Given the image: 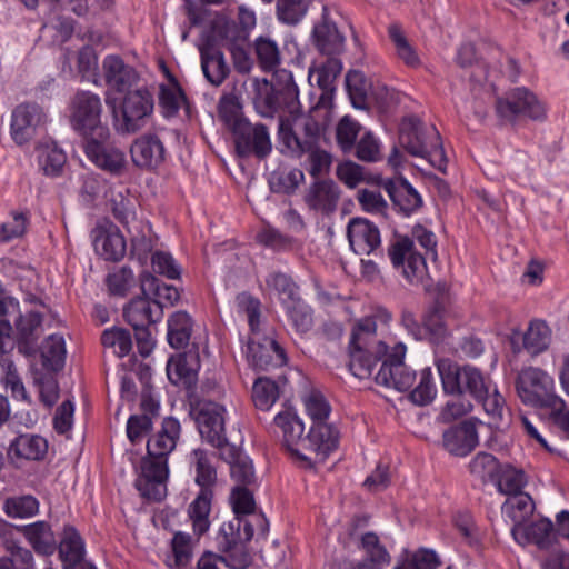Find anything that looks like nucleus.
<instances>
[{"label":"nucleus","mask_w":569,"mask_h":569,"mask_svg":"<svg viewBox=\"0 0 569 569\" xmlns=\"http://www.w3.org/2000/svg\"><path fill=\"white\" fill-rule=\"evenodd\" d=\"M412 238L399 237L389 247L388 254L395 268H401L403 277L419 283L426 274V259L437 260V239L423 226H415Z\"/></svg>","instance_id":"1"},{"label":"nucleus","mask_w":569,"mask_h":569,"mask_svg":"<svg viewBox=\"0 0 569 569\" xmlns=\"http://www.w3.org/2000/svg\"><path fill=\"white\" fill-rule=\"evenodd\" d=\"M388 352L387 343L378 337L373 318L366 317L356 322L349 345V368L355 377L369 378L377 361Z\"/></svg>","instance_id":"2"},{"label":"nucleus","mask_w":569,"mask_h":569,"mask_svg":"<svg viewBox=\"0 0 569 569\" xmlns=\"http://www.w3.org/2000/svg\"><path fill=\"white\" fill-rule=\"evenodd\" d=\"M399 139L410 154L428 159L435 168L445 172L447 158L435 126H427L413 116L407 117L400 124Z\"/></svg>","instance_id":"3"},{"label":"nucleus","mask_w":569,"mask_h":569,"mask_svg":"<svg viewBox=\"0 0 569 569\" xmlns=\"http://www.w3.org/2000/svg\"><path fill=\"white\" fill-rule=\"evenodd\" d=\"M516 391L521 401L536 408L560 410L565 401L555 390V380L547 371L538 367L522 368L516 378Z\"/></svg>","instance_id":"4"},{"label":"nucleus","mask_w":569,"mask_h":569,"mask_svg":"<svg viewBox=\"0 0 569 569\" xmlns=\"http://www.w3.org/2000/svg\"><path fill=\"white\" fill-rule=\"evenodd\" d=\"M102 110L99 96L90 91H79L71 99L69 106L70 126L86 142L93 138L109 139L110 130L102 122Z\"/></svg>","instance_id":"5"},{"label":"nucleus","mask_w":569,"mask_h":569,"mask_svg":"<svg viewBox=\"0 0 569 569\" xmlns=\"http://www.w3.org/2000/svg\"><path fill=\"white\" fill-rule=\"evenodd\" d=\"M437 369L446 393L469 392L475 399H478L483 398L488 392V383L477 368L469 366L459 368L449 359H439Z\"/></svg>","instance_id":"6"},{"label":"nucleus","mask_w":569,"mask_h":569,"mask_svg":"<svg viewBox=\"0 0 569 569\" xmlns=\"http://www.w3.org/2000/svg\"><path fill=\"white\" fill-rule=\"evenodd\" d=\"M153 99L147 90L129 91L121 103V118L113 107L114 128L119 133L130 134L140 130L152 113Z\"/></svg>","instance_id":"7"},{"label":"nucleus","mask_w":569,"mask_h":569,"mask_svg":"<svg viewBox=\"0 0 569 569\" xmlns=\"http://www.w3.org/2000/svg\"><path fill=\"white\" fill-rule=\"evenodd\" d=\"M497 116L507 122H515L519 118L540 120L545 118V108L536 94L527 88H516L506 97L496 100Z\"/></svg>","instance_id":"8"},{"label":"nucleus","mask_w":569,"mask_h":569,"mask_svg":"<svg viewBox=\"0 0 569 569\" xmlns=\"http://www.w3.org/2000/svg\"><path fill=\"white\" fill-rule=\"evenodd\" d=\"M406 346L396 343L383 358L382 365L376 375V381L386 387H393L399 391L409 390L416 380V373L403 362Z\"/></svg>","instance_id":"9"},{"label":"nucleus","mask_w":569,"mask_h":569,"mask_svg":"<svg viewBox=\"0 0 569 569\" xmlns=\"http://www.w3.org/2000/svg\"><path fill=\"white\" fill-rule=\"evenodd\" d=\"M223 413L224 408L213 401H200L192 409L202 439L214 448H221L227 442Z\"/></svg>","instance_id":"10"},{"label":"nucleus","mask_w":569,"mask_h":569,"mask_svg":"<svg viewBox=\"0 0 569 569\" xmlns=\"http://www.w3.org/2000/svg\"><path fill=\"white\" fill-rule=\"evenodd\" d=\"M123 316L134 329L137 341L147 342L150 338L148 327L161 317V302L146 297L134 298L124 307Z\"/></svg>","instance_id":"11"},{"label":"nucleus","mask_w":569,"mask_h":569,"mask_svg":"<svg viewBox=\"0 0 569 569\" xmlns=\"http://www.w3.org/2000/svg\"><path fill=\"white\" fill-rule=\"evenodd\" d=\"M167 478V460L148 456L141 461V471L136 480V487L143 497L159 501L166 496Z\"/></svg>","instance_id":"12"},{"label":"nucleus","mask_w":569,"mask_h":569,"mask_svg":"<svg viewBox=\"0 0 569 569\" xmlns=\"http://www.w3.org/2000/svg\"><path fill=\"white\" fill-rule=\"evenodd\" d=\"M42 313L36 309L19 310L14 320L13 337L19 352L33 356L38 349V340L42 333Z\"/></svg>","instance_id":"13"},{"label":"nucleus","mask_w":569,"mask_h":569,"mask_svg":"<svg viewBox=\"0 0 569 569\" xmlns=\"http://www.w3.org/2000/svg\"><path fill=\"white\" fill-rule=\"evenodd\" d=\"M237 152L241 157L251 153L259 158L266 157L271 151V141L267 127L244 122L233 132Z\"/></svg>","instance_id":"14"},{"label":"nucleus","mask_w":569,"mask_h":569,"mask_svg":"<svg viewBox=\"0 0 569 569\" xmlns=\"http://www.w3.org/2000/svg\"><path fill=\"white\" fill-rule=\"evenodd\" d=\"M338 446V431L325 422H313L309 433L303 438V452L311 459L307 461L322 462Z\"/></svg>","instance_id":"15"},{"label":"nucleus","mask_w":569,"mask_h":569,"mask_svg":"<svg viewBox=\"0 0 569 569\" xmlns=\"http://www.w3.org/2000/svg\"><path fill=\"white\" fill-rule=\"evenodd\" d=\"M108 139H91L84 144L87 157L101 170L120 176L127 166L126 153L113 146H106Z\"/></svg>","instance_id":"16"},{"label":"nucleus","mask_w":569,"mask_h":569,"mask_svg":"<svg viewBox=\"0 0 569 569\" xmlns=\"http://www.w3.org/2000/svg\"><path fill=\"white\" fill-rule=\"evenodd\" d=\"M46 116L42 109L36 103H23L18 106L11 118V137L14 142L22 146L34 136L36 129L42 124Z\"/></svg>","instance_id":"17"},{"label":"nucleus","mask_w":569,"mask_h":569,"mask_svg":"<svg viewBox=\"0 0 569 569\" xmlns=\"http://www.w3.org/2000/svg\"><path fill=\"white\" fill-rule=\"evenodd\" d=\"M311 39L321 54L338 56L343 51L345 37L330 19L326 7L322 9L321 19L313 27Z\"/></svg>","instance_id":"18"},{"label":"nucleus","mask_w":569,"mask_h":569,"mask_svg":"<svg viewBox=\"0 0 569 569\" xmlns=\"http://www.w3.org/2000/svg\"><path fill=\"white\" fill-rule=\"evenodd\" d=\"M347 236L351 249L357 254L375 253L381 243L378 227L363 218H353L350 220L347 228Z\"/></svg>","instance_id":"19"},{"label":"nucleus","mask_w":569,"mask_h":569,"mask_svg":"<svg viewBox=\"0 0 569 569\" xmlns=\"http://www.w3.org/2000/svg\"><path fill=\"white\" fill-rule=\"evenodd\" d=\"M248 359L253 367L261 370L280 367L287 362L284 350L270 337L259 340L251 338L248 342Z\"/></svg>","instance_id":"20"},{"label":"nucleus","mask_w":569,"mask_h":569,"mask_svg":"<svg viewBox=\"0 0 569 569\" xmlns=\"http://www.w3.org/2000/svg\"><path fill=\"white\" fill-rule=\"evenodd\" d=\"M340 199V189L332 180H319L311 183L303 196L306 206L325 214L333 212Z\"/></svg>","instance_id":"21"},{"label":"nucleus","mask_w":569,"mask_h":569,"mask_svg":"<svg viewBox=\"0 0 569 569\" xmlns=\"http://www.w3.org/2000/svg\"><path fill=\"white\" fill-rule=\"evenodd\" d=\"M274 423L282 431L283 443L287 449L300 459H311L309 455L303 452L302 441L305 427L301 420L292 411L286 408L274 417Z\"/></svg>","instance_id":"22"},{"label":"nucleus","mask_w":569,"mask_h":569,"mask_svg":"<svg viewBox=\"0 0 569 569\" xmlns=\"http://www.w3.org/2000/svg\"><path fill=\"white\" fill-rule=\"evenodd\" d=\"M96 252L104 260L119 261L126 253V241L117 227H97L92 230Z\"/></svg>","instance_id":"23"},{"label":"nucleus","mask_w":569,"mask_h":569,"mask_svg":"<svg viewBox=\"0 0 569 569\" xmlns=\"http://www.w3.org/2000/svg\"><path fill=\"white\" fill-rule=\"evenodd\" d=\"M477 425L466 420L443 433L445 448L455 456L463 457L478 446Z\"/></svg>","instance_id":"24"},{"label":"nucleus","mask_w":569,"mask_h":569,"mask_svg":"<svg viewBox=\"0 0 569 569\" xmlns=\"http://www.w3.org/2000/svg\"><path fill=\"white\" fill-rule=\"evenodd\" d=\"M180 431V423L177 419L172 417L166 418L161 429L149 438L147 442L148 456L167 460L168 455L176 448Z\"/></svg>","instance_id":"25"},{"label":"nucleus","mask_w":569,"mask_h":569,"mask_svg":"<svg viewBox=\"0 0 569 569\" xmlns=\"http://www.w3.org/2000/svg\"><path fill=\"white\" fill-rule=\"evenodd\" d=\"M132 162L142 169L159 166L164 159V148L157 136L146 134L137 139L130 148Z\"/></svg>","instance_id":"26"},{"label":"nucleus","mask_w":569,"mask_h":569,"mask_svg":"<svg viewBox=\"0 0 569 569\" xmlns=\"http://www.w3.org/2000/svg\"><path fill=\"white\" fill-rule=\"evenodd\" d=\"M382 187L393 202V206L398 207L407 216L419 209L422 204L419 193L402 178L385 180Z\"/></svg>","instance_id":"27"},{"label":"nucleus","mask_w":569,"mask_h":569,"mask_svg":"<svg viewBox=\"0 0 569 569\" xmlns=\"http://www.w3.org/2000/svg\"><path fill=\"white\" fill-rule=\"evenodd\" d=\"M200 58L207 81L214 87L222 84L230 73V68L221 50L207 43L200 47Z\"/></svg>","instance_id":"28"},{"label":"nucleus","mask_w":569,"mask_h":569,"mask_svg":"<svg viewBox=\"0 0 569 569\" xmlns=\"http://www.w3.org/2000/svg\"><path fill=\"white\" fill-rule=\"evenodd\" d=\"M213 499L212 489L200 490L187 509L192 532L197 538L203 536L210 528V513Z\"/></svg>","instance_id":"29"},{"label":"nucleus","mask_w":569,"mask_h":569,"mask_svg":"<svg viewBox=\"0 0 569 569\" xmlns=\"http://www.w3.org/2000/svg\"><path fill=\"white\" fill-rule=\"evenodd\" d=\"M327 61L317 68H310L309 79L316 77L318 87L322 90L318 104H325L332 99L335 81L342 71V63L336 56H328Z\"/></svg>","instance_id":"30"},{"label":"nucleus","mask_w":569,"mask_h":569,"mask_svg":"<svg viewBox=\"0 0 569 569\" xmlns=\"http://www.w3.org/2000/svg\"><path fill=\"white\" fill-rule=\"evenodd\" d=\"M517 337L521 339L525 350L531 356H538L549 348L552 331L545 320L536 319L530 321L523 333L518 332Z\"/></svg>","instance_id":"31"},{"label":"nucleus","mask_w":569,"mask_h":569,"mask_svg":"<svg viewBox=\"0 0 569 569\" xmlns=\"http://www.w3.org/2000/svg\"><path fill=\"white\" fill-rule=\"evenodd\" d=\"M286 143L291 149H296L301 153L309 154V173L312 177H318L319 174L329 170L331 164V156L327 151L312 146L311 141H301L300 137L296 136L295 133H290L288 137H286Z\"/></svg>","instance_id":"32"},{"label":"nucleus","mask_w":569,"mask_h":569,"mask_svg":"<svg viewBox=\"0 0 569 569\" xmlns=\"http://www.w3.org/2000/svg\"><path fill=\"white\" fill-rule=\"evenodd\" d=\"M553 532V525L549 519H539L531 525L512 527L511 533L515 540L521 545L529 542L543 548L549 545Z\"/></svg>","instance_id":"33"},{"label":"nucleus","mask_w":569,"mask_h":569,"mask_svg":"<svg viewBox=\"0 0 569 569\" xmlns=\"http://www.w3.org/2000/svg\"><path fill=\"white\" fill-rule=\"evenodd\" d=\"M59 555L64 569H72L83 559V541L73 527L64 528L59 547Z\"/></svg>","instance_id":"34"},{"label":"nucleus","mask_w":569,"mask_h":569,"mask_svg":"<svg viewBox=\"0 0 569 569\" xmlns=\"http://www.w3.org/2000/svg\"><path fill=\"white\" fill-rule=\"evenodd\" d=\"M22 533L32 548L42 555H51L56 549V539L50 526L44 521H38L24 526Z\"/></svg>","instance_id":"35"},{"label":"nucleus","mask_w":569,"mask_h":569,"mask_svg":"<svg viewBox=\"0 0 569 569\" xmlns=\"http://www.w3.org/2000/svg\"><path fill=\"white\" fill-rule=\"evenodd\" d=\"M10 450L13 451L17 457L38 461L46 457L48 442L43 437L38 435H20L11 443Z\"/></svg>","instance_id":"36"},{"label":"nucleus","mask_w":569,"mask_h":569,"mask_svg":"<svg viewBox=\"0 0 569 569\" xmlns=\"http://www.w3.org/2000/svg\"><path fill=\"white\" fill-rule=\"evenodd\" d=\"M192 319L186 311H176L168 319V342L172 348L183 349L189 345Z\"/></svg>","instance_id":"37"},{"label":"nucleus","mask_w":569,"mask_h":569,"mask_svg":"<svg viewBox=\"0 0 569 569\" xmlns=\"http://www.w3.org/2000/svg\"><path fill=\"white\" fill-rule=\"evenodd\" d=\"M305 181L302 170L297 168L280 167L269 177V187L273 192L292 194Z\"/></svg>","instance_id":"38"},{"label":"nucleus","mask_w":569,"mask_h":569,"mask_svg":"<svg viewBox=\"0 0 569 569\" xmlns=\"http://www.w3.org/2000/svg\"><path fill=\"white\" fill-rule=\"evenodd\" d=\"M103 71L107 83L119 91L123 90L136 78L133 70L116 56H109L104 59Z\"/></svg>","instance_id":"39"},{"label":"nucleus","mask_w":569,"mask_h":569,"mask_svg":"<svg viewBox=\"0 0 569 569\" xmlns=\"http://www.w3.org/2000/svg\"><path fill=\"white\" fill-rule=\"evenodd\" d=\"M197 367V355L181 353L169 359L167 375L170 381L176 385L180 381L190 382L196 377Z\"/></svg>","instance_id":"40"},{"label":"nucleus","mask_w":569,"mask_h":569,"mask_svg":"<svg viewBox=\"0 0 569 569\" xmlns=\"http://www.w3.org/2000/svg\"><path fill=\"white\" fill-rule=\"evenodd\" d=\"M533 510L535 503L526 492L511 495L502 506V511L512 520L513 527L525 525L533 513Z\"/></svg>","instance_id":"41"},{"label":"nucleus","mask_w":569,"mask_h":569,"mask_svg":"<svg viewBox=\"0 0 569 569\" xmlns=\"http://www.w3.org/2000/svg\"><path fill=\"white\" fill-rule=\"evenodd\" d=\"M281 386L267 377L258 378L252 387V400L257 409L268 411L279 399Z\"/></svg>","instance_id":"42"},{"label":"nucleus","mask_w":569,"mask_h":569,"mask_svg":"<svg viewBox=\"0 0 569 569\" xmlns=\"http://www.w3.org/2000/svg\"><path fill=\"white\" fill-rule=\"evenodd\" d=\"M190 458L196 469V483L200 486V490L212 489L217 482V471L208 452L200 448L194 449Z\"/></svg>","instance_id":"43"},{"label":"nucleus","mask_w":569,"mask_h":569,"mask_svg":"<svg viewBox=\"0 0 569 569\" xmlns=\"http://www.w3.org/2000/svg\"><path fill=\"white\" fill-rule=\"evenodd\" d=\"M38 161L46 176L57 177L62 173L67 162L64 152L53 143L38 147Z\"/></svg>","instance_id":"44"},{"label":"nucleus","mask_w":569,"mask_h":569,"mask_svg":"<svg viewBox=\"0 0 569 569\" xmlns=\"http://www.w3.org/2000/svg\"><path fill=\"white\" fill-rule=\"evenodd\" d=\"M66 343L61 336H49L41 350L42 365L51 371H59L63 368L66 361Z\"/></svg>","instance_id":"45"},{"label":"nucleus","mask_w":569,"mask_h":569,"mask_svg":"<svg viewBox=\"0 0 569 569\" xmlns=\"http://www.w3.org/2000/svg\"><path fill=\"white\" fill-rule=\"evenodd\" d=\"M346 86L351 103L357 109L368 108V94L372 89L371 83L359 70H350L346 74Z\"/></svg>","instance_id":"46"},{"label":"nucleus","mask_w":569,"mask_h":569,"mask_svg":"<svg viewBox=\"0 0 569 569\" xmlns=\"http://www.w3.org/2000/svg\"><path fill=\"white\" fill-rule=\"evenodd\" d=\"M498 460L487 452L477 453L469 463L470 473L481 482H493L500 471Z\"/></svg>","instance_id":"47"},{"label":"nucleus","mask_w":569,"mask_h":569,"mask_svg":"<svg viewBox=\"0 0 569 569\" xmlns=\"http://www.w3.org/2000/svg\"><path fill=\"white\" fill-rule=\"evenodd\" d=\"M253 102L259 113L263 117H272L274 112L281 109L279 89L267 81L259 83Z\"/></svg>","instance_id":"48"},{"label":"nucleus","mask_w":569,"mask_h":569,"mask_svg":"<svg viewBox=\"0 0 569 569\" xmlns=\"http://www.w3.org/2000/svg\"><path fill=\"white\" fill-rule=\"evenodd\" d=\"M493 483L497 485L501 493L511 497V495L523 492L522 488L525 487L526 479L522 471L510 466H505L500 468Z\"/></svg>","instance_id":"49"},{"label":"nucleus","mask_w":569,"mask_h":569,"mask_svg":"<svg viewBox=\"0 0 569 569\" xmlns=\"http://www.w3.org/2000/svg\"><path fill=\"white\" fill-rule=\"evenodd\" d=\"M219 118L233 132L240 124L247 122L242 117V107L236 96H224L218 106Z\"/></svg>","instance_id":"50"},{"label":"nucleus","mask_w":569,"mask_h":569,"mask_svg":"<svg viewBox=\"0 0 569 569\" xmlns=\"http://www.w3.org/2000/svg\"><path fill=\"white\" fill-rule=\"evenodd\" d=\"M389 37L393 42L399 59H401L408 67L416 68L420 64V59L416 50L409 43L400 27L396 24L390 26Z\"/></svg>","instance_id":"51"},{"label":"nucleus","mask_w":569,"mask_h":569,"mask_svg":"<svg viewBox=\"0 0 569 569\" xmlns=\"http://www.w3.org/2000/svg\"><path fill=\"white\" fill-rule=\"evenodd\" d=\"M256 54L264 71H273L280 63V52L274 41L260 37L256 40Z\"/></svg>","instance_id":"52"},{"label":"nucleus","mask_w":569,"mask_h":569,"mask_svg":"<svg viewBox=\"0 0 569 569\" xmlns=\"http://www.w3.org/2000/svg\"><path fill=\"white\" fill-rule=\"evenodd\" d=\"M101 342L106 348L113 349L118 357L127 356L132 348L130 333L122 328L104 330L101 336Z\"/></svg>","instance_id":"53"},{"label":"nucleus","mask_w":569,"mask_h":569,"mask_svg":"<svg viewBox=\"0 0 569 569\" xmlns=\"http://www.w3.org/2000/svg\"><path fill=\"white\" fill-rule=\"evenodd\" d=\"M311 0H278L277 16L287 24L298 23L307 13Z\"/></svg>","instance_id":"54"},{"label":"nucleus","mask_w":569,"mask_h":569,"mask_svg":"<svg viewBox=\"0 0 569 569\" xmlns=\"http://www.w3.org/2000/svg\"><path fill=\"white\" fill-rule=\"evenodd\" d=\"M360 129L361 126L348 116H345L339 121L336 129V139L337 143L345 153L351 152L355 149V141L359 134Z\"/></svg>","instance_id":"55"},{"label":"nucleus","mask_w":569,"mask_h":569,"mask_svg":"<svg viewBox=\"0 0 569 569\" xmlns=\"http://www.w3.org/2000/svg\"><path fill=\"white\" fill-rule=\"evenodd\" d=\"M38 501L31 496L8 498L3 509L9 517L27 518L38 512Z\"/></svg>","instance_id":"56"},{"label":"nucleus","mask_w":569,"mask_h":569,"mask_svg":"<svg viewBox=\"0 0 569 569\" xmlns=\"http://www.w3.org/2000/svg\"><path fill=\"white\" fill-rule=\"evenodd\" d=\"M436 392L431 369L425 368L420 373L419 385L411 391L410 398L416 405L426 406L433 400Z\"/></svg>","instance_id":"57"},{"label":"nucleus","mask_w":569,"mask_h":569,"mask_svg":"<svg viewBox=\"0 0 569 569\" xmlns=\"http://www.w3.org/2000/svg\"><path fill=\"white\" fill-rule=\"evenodd\" d=\"M307 413L313 422H325L330 413V406L325 397L316 390H311L303 398Z\"/></svg>","instance_id":"58"},{"label":"nucleus","mask_w":569,"mask_h":569,"mask_svg":"<svg viewBox=\"0 0 569 569\" xmlns=\"http://www.w3.org/2000/svg\"><path fill=\"white\" fill-rule=\"evenodd\" d=\"M240 526L241 520L234 518L233 520L226 521L220 526L219 532L217 535V545L220 551L230 550V548H234V546L241 543L240 539Z\"/></svg>","instance_id":"59"},{"label":"nucleus","mask_w":569,"mask_h":569,"mask_svg":"<svg viewBox=\"0 0 569 569\" xmlns=\"http://www.w3.org/2000/svg\"><path fill=\"white\" fill-rule=\"evenodd\" d=\"M107 284L111 295L124 297L134 286V277L132 271L122 267L107 278Z\"/></svg>","instance_id":"60"},{"label":"nucleus","mask_w":569,"mask_h":569,"mask_svg":"<svg viewBox=\"0 0 569 569\" xmlns=\"http://www.w3.org/2000/svg\"><path fill=\"white\" fill-rule=\"evenodd\" d=\"M288 311L297 331L305 333L311 329L313 325L311 310L300 299L291 301Z\"/></svg>","instance_id":"61"},{"label":"nucleus","mask_w":569,"mask_h":569,"mask_svg":"<svg viewBox=\"0 0 569 569\" xmlns=\"http://www.w3.org/2000/svg\"><path fill=\"white\" fill-rule=\"evenodd\" d=\"M357 200L361 208L370 213L383 214L388 208L387 201L378 190L360 189L357 192Z\"/></svg>","instance_id":"62"},{"label":"nucleus","mask_w":569,"mask_h":569,"mask_svg":"<svg viewBox=\"0 0 569 569\" xmlns=\"http://www.w3.org/2000/svg\"><path fill=\"white\" fill-rule=\"evenodd\" d=\"M356 157L365 162L380 160V146L371 132H366L357 144H355Z\"/></svg>","instance_id":"63"},{"label":"nucleus","mask_w":569,"mask_h":569,"mask_svg":"<svg viewBox=\"0 0 569 569\" xmlns=\"http://www.w3.org/2000/svg\"><path fill=\"white\" fill-rule=\"evenodd\" d=\"M336 173L348 188H355L366 179L365 168L352 161L338 164Z\"/></svg>","instance_id":"64"}]
</instances>
